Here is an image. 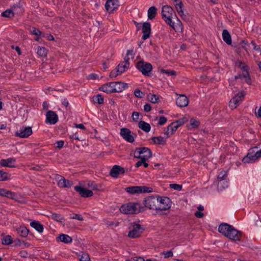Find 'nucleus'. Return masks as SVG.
I'll use <instances>...</instances> for the list:
<instances>
[{
	"mask_svg": "<svg viewBox=\"0 0 261 261\" xmlns=\"http://www.w3.org/2000/svg\"><path fill=\"white\" fill-rule=\"evenodd\" d=\"M138 127L146 133H148L151 129L150 124L144 121H140L139 122Z\"/></svg>",
	"mask_w": 261,
	"mask_h": 261,
	"instance_id": "nucleus-31",
	"label": "nucleus"
},
{
	"mask_svg": "<svg viewBox=\"0 0 261 261\" xmlns=\"http://www.w3.org/2000/svg\"><path fill=\"white\" fill-rule=\"evenodd\" d=\"M58 238L60 240L65 243H69L72 242V238L67 234H61L59 236Z\"/></svg>",
	"mask_w": 261,
	"mask_h": 261,
	"instance_id": "nucleus-34",
	"label": "nucleus"
},
{
	"mask_svg": "<svg viewBox=\"0 0 261 261\" xmlns=\"http://www.w3.org/2000/svg\"><path fill=\"white\" fill-rule=\"evenodd\" d=\"M255 115L258 118H261V107L255 112Z\"/></svg>",
	"mask_w": 261,
	"mask_h": 261,
	"instance_id": "nucleus-64",
	"label": "nucleus"
},
{
	"mask_svg": "<svg viewBox=\"0 0 261 261\" xmlns=\"http://www.w3.org/2000/svg\"><path fill=\"white\" fill-rule=\"evenodd\" d=\"M168 24L170 25L176 32H180L182 30V23L178 19H177L176 22H174L171 20V22L168 23Z\"/></svg>",
	"mask_w": 261,
	"mask_h": 261,
	"instance_id": "nucleus-25",
	"label": "nucleus"
},
{
	"mask_svg": "<svg viewBox=\"0 0 261 261\" xmlns=\"http://www.w3.org/2000/svg\"><path fill=\"white\" fill-rule=\"evenodd\" d=\"M232 226L227 223H222L218 227L219 232L222 233L225 237H227L230 229L232 228Z\"/></svg>",
	"mask_w": 261,
	"mask_h": 261,
	"instance_id": "nucleus-20",
	"label": "nucleus"
},
{
	"mask_svg": "<svg viewBox=\"0 0 261 261\" xmlns=\"http://www.w3.org/2000/svg\"><path fill=\"white\" fill-rule=\"evenodd\" d=\"M80 261H90V259L88 254L86 253H83L81 256L80 259Z\"/></svg>",
	"mask_w": 261,
	"mask_h": 261,
	"instance_id": "nucleus-46",
	"label": "nucleus"
},
{
	"mask_svg": "<svg viewBox=\"0 0 261 261\" xmlns=\"http://www.w3.org/2000/svg\"><path fill=\"white\" fill-rule=\"evenodd\" d=\"M241 236V232L232 227L228 233L227 238L233 241H240Z\"/></svg>",
	"mask_w": 261,
	"mask_h": 261,
	"instance_id": "nucleus-21",
	"label": "nucleus"
},
{
	"mask_svg": "<svg viewBox=\"0 0 261 261\" xmlns=\"http://www.w3.org/2000/svg\"><path fill=\"white\" fill-rule=\"evenodd\" d=\"M2 242L3 245H5L11 244L12 242L11 237L9 235L6 236L2 239Z\"/></svg>",
	"mask_w": 261,
	"mask_h": 261,
	"instance_id": "nucleus-41",
	"label": "nucleus"
},
{
	"mask_svg": "<svg viewBox=\"0 0 261 261\" xmlns=\"http://www.w3.org/2000/svg\"><path fill=\"white\" fill-rule=\"evenodd\" d=\"M17 233L21 237H27L28 235L29 230L24 226H20L16 229Z\"/></svg>",
	"mask_w": 261,
	"mask_h": 261,
	"instance_id": "nucleus-32",
	"label": "nucleus"
},
{
	"mask_svg": "<svg viewBox=\"0 0 261 261\" xmlns=\"http://www.w3.org/2000/svg\"><path fill=\"white\" fill-rule=\"evenodd\" d=\"M72 219H77L80 221H83V218L81 216V215L79 214H74L72 217H71Z\"/></svg>",
	"mask_w": 261,
	"mask_h": 261,
	"instance_id": "nucleus-60",
	"label": "nucleus"
},
{
	"mask_svg": "<svg viewBox=\"0 0 261 261\" xmlns=\"http://www.w3.org/2000/svg\"><path fill=\"white\" fill-rule=\"evenodd\" d=\"M30 225L39 232H42L43 231V226L38 221L31 222Z\"/></svg>",
	"mask_w": 261,
	"mask_h": 261,
	"instance_id": "nucleus-30",
	"label": "nucleus"
},
{
	"mask_svg": "<svg viewBox=\"0 0 261 261\" xmlns=\"http://www.w3.org/2000/svg\"><path fill=\"white\" fill-rule=\"evenodd\" d=\"M151 109V107L150 104L146 103L144 106V110L146 112H149Z\"/></svg>",
	"mask_w": 261,
	"mask_h": 261,
	"instance_id": "nucleus-61",
	"label": "nucleus"
},
{
	"mask_svg": "<svg viewBox=\"0 0 261 261\" xmlns=\"http://www.w3.org/2000/svg\"><path fill=\"white\" fill-rule=\"evenodd\" d=\"M136 67L142 74L147 76L150 75L151 71L152 70L151 64L143 60L137 62Z\"/></svg>",
	"mask_w": 261,
	"mask_h": 261,
	"instance_id": "nucleus-5",
	"label": "nucleus"
},
{
	"mask_svg": "<svg viewBox=\"0 0 261 261\" xmlns=\"http://www.w3.org/2000/svg\"><path fill=\"white\" fill-rule=\"evenodd\" d=\"M151 33V24L149 22H144L142 25L143 36L142 39L146 40L150 36Z\"/></svg>",
	"mask_w": 261,
	"mask_h": 261,
	"instance_id": "nucleus-18",
	"label": "nucleus"
},
{
	"mask_svg": "<svg viewBox=\"0 0 261 261\" xmlns=\"http://www.w3.org/2000/svg\"><path fill=\"white\" fill-rule=\"evenodd\" d=\"M16 161L14 158H9L7 159H2L0 161V165L3 167H8L10 168H14L15 167L14 165L11 164L15 163Z\"/></svg>",
	"mask_w": 261,
	"mask_h": 261,
	"instance_id": "nucleus-24",
	"label": "nucleus"
},
{
	"mask_svg": "<svg viewBox=\"0 0 261 261\" xmlns=\"http://www.w3.org/2000/svg\"><path fill=\"white\" fill-rule=\"evenodd\" d=\"M244 95L245 94L244 92L239 93L232 98L230 101V102L233 103L234 105H238L244 98Z\"/></svg>",
	"mask_w": 261,
	"mask_h": 261,
	"instance_id": "nucleus-26",
	"label": "nucleus"
},
{
	"mask_svg": "<svg viewBox=\"0 0 261 261\" xmlns=\"http://www.w3.org/2000/svg\"><path fill=\"white\" fill-rule=\"evenodd\" d=\"M187 121L186 118H182L177 120L175 122H173V123H176V125H178V127L180 126L183 125L186 121Z\"/></svg>",
	"mask_w": 261,
	"mask_h": 261,
	"instance_id": "nucleus-51",
	"label": "nucleus"
},
{
	"mask_svg": "<svg viewBox=\"0 0 261 261\" xmlns=\"http://www.w3.org/2000/svg\"><path fill=\"white\" fill-rule=\"evenodd\" d=\"M31 33L36 36H39L41 34V32L35 28H33L32 30H31Z\"/></svg>",
	"mask_w": 261,
	"mask_h": 261,
	"instance_id": "nucleus-58",
	"label": "nucleus"
},
{
	"mask_svg": "<svg viewBox=\"0 0 261 261\" xmlns=\"http://www.w3.org/2000/svg\"><path fill=\"white\" fill-rule=\"evenodd\" d=\"M227 176V173L225 171H222L219 175L218 176V179H224L226 180L225 177Z\"/></svg>",
	"mask_w": 261,
	"mask_h": 261,
	"instance_id": "nucleus-54",
	"label": "nucleus"
},
{
	"mask_svg": "<svg viewBox=\"0 0 261 261\" xmlns=\"http://www.w3.org/2000/svg\"><path fill=\"white\" fill-rule=\"evenodd\" d=\"M237 64L238 67L243 71L245 72L246 70H248L247 66L242 62L238 61L237 62Z\"/></svg>",
	"mask_w": 261,
	"mask_h": 261,
	"instance_id": "nucleus-44",
	"label": "nucleus"
},
{
	"mask_svg": "<svg viewBox=\"0 0 261 261\" xmlns=\"http://www.w3.org/2000/svg\"><path fill=\"white\" fill-rule=\"evenodd\" d=\"M8 179V174L6 172L0 171V181H4Z\"/></svg>",
	"mask_w": 261,
	"mask_h": 261,
	"instance_id": "nucleus-47",
	"label": "nucleus"
},
{
	"mask_svg": "<svg viewBox=\"0 0 261 261\" xmlns=\"http://www.w3.org/2000/svg\"><path fill=\"white\" fill-rule=\"evenodd\" d=\"M103 98L101 95L98 94L95 97V101L98 104H102L103 103Z\"/></svg>",
	"mask_w": 261,
	"mask_h": 261,
	"instance_id": "nucleus-52",
	"label": "nucleus"
},
{
	"mask_svg": "<svg viewBox=\"0 0 261 261\" xmlns=\"http://www.w3.org/2000/svg\"><path fill=\"white\" fill-rule=\"evenodd\" d=\"M51 218L53 220L60 223H63L65 220L64 217H62L61 215L56 213L52 214Z\"/></svg>",
	"mask_w": 261,
	"mask_h": 261,
	"instance_id": "nucleus-36",
	"label": "nucleus"
},
{
	"mask_svg": "<svg viewBox=\"0 0 261 261\" xmlns=\"http://www.w3.org/2000/svg\"><path fill=\"white\" fill-rule=\"evenodd\" d=\"M170 187L174 190L180 191L182 189V186L176 184H171L170 185Z\"/></svg>",
	"mask_w": 261,
	"mask_h": 261,
	"instance_id": "nucleus-50",
	"label": "nucleus"
},
{
	"mask_svg": "<svg viewBox=\"0 0 261 261\" xmlns=\"http://www.w3.org/2000/svg\"><path fill=\"white\" fill-rule=\"evenodd\" d=\"M178 128V125L176 123H171L167 127V130L164 133L166 136V138L170 137L173 135Z\"/></svg>",
	"mask_w": 261,
	"mask_h": 261,
	"instance_id": "nucleus-23",
	"label": "nucleus"
},
{
	"mask_svg": "<svg viewBox=\"0 0 261 261\" xmlns=\"http://www.w3.org/2000/svg\"><path fill=\"white\" fill-rule=\"evenodd\" d=\"M222 38L224 42L228 45H230L231 44V37L227 30H224L223 31Z\"/></svg>",
	"mask_w": 261,
	"mask_h": 261,
	"instance_id": "nucleus-29",
	"label": "nucleus"
},
{
	"mask_svg": "<svg viewBox=\"0 0 261 261\" xmlns=\"http://www.w3.org/2000/svg\"><path fill=\"white\" fill-rule=\"evenodd\" d=\"M87 186L89 188H91L92 190L97 189V185L95 182L93 181H89L87 183Z\"/></svg>",
	"mask_w": 261,
	"mask_h": 261,
	"instance_id": "nucleus-45",
	"label": "nucleus"
},
{
	"mask_svg": "<svg viewBox=\"0 0 261 261\" xmlns=\"http://www.w3.org/2000/svg\"><path fill=\"white\" fill-rule=\"evenodd\" d=\"M19 255L22 257H27L28 256V253L25 250H22L20 251Z\"/></svg>",
	"mask_w": 261,
	"mask_h": 261,
	"instance_id": "nucleus-62",
	"label": "nucleus"
},
{
	"mask_svg": "<svg viewBox=\"0 0 261 261\" xmlns=\"http://www.w3.org/2000/svg\"><path fill=\"white\" fill-rule=\"evenodd\" d=\"M256 148L257 147H255L250 149L247 155L243 158L242 161L245 163H248L254 162L257 159L261 157V149L258 151H255L254 149Z\"/></svg>",
	"mask_w": 261,
	"mask_h": 261,
	"instance_id": "nucleus-7",
	"label": "nucleus"
},
{
	"mask_svg": "<svg viewBox=\"0 0 261 261\" xmlns=\"http://www.w3.org/2000/svg\"><path fill=\"white\" fill-rule=\"evenodd\" d=\"M55 178L58 181V185L61 188H70L72 185L71 181L60 175L56 174Z\"/></svg>",
	"mask_w": 261,
	"mask_h": 261,
	"instance_id": "nucleus-13",
	"label": "nucleus"
},
{
	"mask_svg": "<svg viewBox=\"0 0 261 261\" xmlns=\"http://www.w3.org/2000/svg\"><path fill=\"white\" fill-rule=\"evenodd\" d=\"M159 197L149 196L143 200L144 206L150 210H157V205L159 202Z\"/></svg>",
	"mask_w": 261,
	"mask_h": 261,
	"instance_id": "nucleus-8",
	"label": "nucleus"
},
{
	"mask_svg": "<svg viewBox=\"0 0 261 261\" xmlns=\"http://www.w3.org/2000/svg\"><path fill=\"white\" fill-rule=\"evenodd\" d=\"M33 133L32 127L22 126L15 133V136L20 138H28Z\"/></svg>",
	"mask_w": 261,
	"mask_h": 261,
	"instance_id": "nucleus-11",
	"label": "nucleus"
},
{
	"mask_svg": "<svg viewBox=\"0 0 261 261\" xmlns=\"http://www.w3.org/2000/svg\"><path fill=\"white\" fill-rule=\"evenodd\" d=\"M129 231L127 236L132 239L139 238L144 231L143 227L136 223H132L128 227Z\"/></svg>",
	"mask_w": 261,
	"mask_h": 261,
	"instance_id": "nucleus-2",
	"label": "nucleus"
},
{
	"mask_svg": "<svg viewBox=\"0 0 261 261\" xmlns=\"http://www.w3.org/2000/svg\"><path fill=\"white\" fill-rule=\"evenodd\" d=\"M125 172V170L123 167L118 165H115L110 171V175L114 178H117L119 175L123 174Z\"/></svg>",
	"mask_w": 261,
	"mask_h": 261,
	"instance_id": "nucleus-17",
	"label": "nucleus"
},
{
	"mask_svg": "<svg viewBox=\"0 0 261 261\" xmlns=\"http://www.w3.org/2000/svg\"><path fill=\"white\" fill-rule=\"evenodd\" d=\"M251 44L253 46V49L256 51H258L259 52L260 54L261 55V49L259 46L256 45L255 42L254 41H252L251 42Z\"/></svg>",
	"mask_w": 261,
	"mask_h": 261,
	"instance_id": "nucleus-57",
	"label": "nucleus"
},
{
	"mask_svg": "<svg viewBox=\"0 0 261 261\" xmlns=\"http://www.w3.org/2000/svg\"><path fill=\"white\" fill-rule=\"evenodd\" d=\"M98 78V76L97 74L95 73H92L89 75L88 79L91 80H96Z\"/></svg>",
	"mask_w": 261,
	"mask_h": 261,
	"instance_id": "nucleus-63",
	"label": "nucleus"
},
{
	"mask_svg": "<svg viewBox=\"0 0 261 261\" xmlns=\"http://www.w3.org/2000/svg\"><path fill=\"white\" fill-rule=\"evenodd\" d=\"M138 207H139L138 203L130 202L122 205L120 208V211L125 214H137L140 212V211L138 209Z\"/></svg>",
	"mask_w": 261,
	"mask_h": 261,
	"instance_id": "nucleus-4",
	"label": "nucleus"
},
{
	"mask_svg": "<svg viewBox=\"0 0 261 261\" xmlns=\"http://www.w3.org/2000/svg\"><path fill=\"white\" fill-rule=\"evenodd\" d=\"M162 254L164 255L165 258L172 257L173 256V252L171 250H169L167 252L164 251L162 253Z\"/></svg>",
	"mask_w": 261,
	"mask_h": 261,
	"instance_id": "nucleus-56",
	"label": "nucleus"
},
{
	"mask_svg": "<svg viewBox=\"0 0 261 261\" xmlns=\"http://www.w3.org/2000/svg\"><path fill=\"white\" fill-rule=\"evenodd\" d=\"M151 140L155 144L162 145L166 144V139L162 136L152 137Z\"/></svg>",
	"mask_w": 261,
	"mask_h": 261,
	"instance_id": "nucleus-28",
	"label": "nucleus"
},
{
	"mask_svg": "<svg viewBox=\"0 0 261 261\" xmlns=\"http://www.w3.org/2000/svg\"><path fill=\"white\" fill-rule=\"evenodd\" d=\"M132 119L134 121H137L139 119V113L137 112H134L132 114Z\"/></svg>",
	"mask_w": 261,
	"mask_h": 261,
	"instance_id": "nucleus-59",
	"label": "nucleus"
},
{
	"mask_svg": "<svg viewBox=\"0 0 261 261\" xmlns=\"http://www.w3.org/2000/svg\"><path fill=\"white\" fill-rule=\"evenodd\" d=\"M167 119L165 117H164L163 116H161L159 118L158 124L160 125H163L167 122Z\"/></svg>",
	"mask_w": 261,
	"mask_h": 261,
	"instance_id": "nucleus-53",
	"label": "nucleus"
},
{
	"mask_svg": "<svg viewBox=\"0 0 261 261\" xmlns=\"http://www.w3.org/2000/svg\"><path fill=\"white\" fill-rule=\"evenodd\" d=\"M134 95L138 98H142L143 96V93L138 89H136L134 91Z\"/></svg>",
	"mask_w": 261,
	"mask_h": 261,
	"instance_id": "nucleus-55",
	"label": "nucleus"
},
{
	"mask_svg": "<svg viewBox=\"0 0 261 261\" xmlns=\"http://www.w3.org/2000/svg\"><path fill=\"white\" fill-rule=\"evenodd\" d=\"M127 87V84L125 83L121 82H110L103 85L99 88V90L107 93H111L120 92Z\"/></svg>",
	"mask_w": 261,
	"mask_h": 261,
	"instance_id": "nucleus-1",
	"label": "nucleus"
},
{
	"mask_svg": "<svg viewBox=\"0 0 261 261\" xmlns=\"http://www.w3.org/2000/svg\"><path fill=\"white\" fill-rule=\"evenodd\" d=\"M175 6L177 12L179 14L180 16H182L184 15V12L182 10L183 8V4L181 1L179 2L178 3L175 4Z\"/></svg>",
	"mask_w": 261,
	"mask_h": 261,
	"instance_id": "nucleus-35",
	"label": "nucleus"
},
{
	"mask_svg": "<svg viewBox=\"0 0 261 261\" xmlns=\"http://www.w3.org/2000/svg\"><path fill=\"white\" fill-rule=\"evenodd\" d=\"M161 72L166 74L168 76H175L176 75V72L173 70L162 69Z\"/></svg>",
	"mask_w": 261,
	"mask_h": 261,
	"instance_id": "nucleus-43",
	"label": "nucleus"
},
{
	"mask_svg": "<svg viewBox=\"0 0 261 261\" xmlns=\"http://www.w3.org/2000/svg\"><path fill=\"white\" fill-rule=\"evenodd\" d=\"M228 187V183L226 180L220 179L218 180V189L222 190L226 187Z\"/></svg>",
	"mask_w": 261,
	"mask_h": 261,
	"instance_id": "nucleus-37",
	"label": "nucleus"
},
{
	"mask_svg": "<svg viewBox=\"0 0 261 261\" xmlns=\"http://www.w3.org/2000/svg\"><path fill=\"white\" fill-rule=\"evenodd\" d=\"M241 75H242V78H245L246 79V82L247 84H251V80L248 70H246V71L243 72L242 74H241Z\"/></svg>",
	"mask_w": 261,
	"mask_h": 261,
	"instance_id": "nucleus-42",
	"label": "nucleus"
},
{
	"mask_svg": "<svg viewBox=\"0 0 261 261\" xmlns=\"http://www.w3.org/2000/svg\"><path fill=\"white\" fill-rule=\"evenodd\" d=\"M190 124L193 128H196L199 125V122L194 118L190 120Z\"/></svg>",
	"mask_w": 261,
	"mask_h": 261,
	"instance_id": "nucleus-48",
	"label": "nucleus"
},
{
	"mask_svg": "<svg viewBox=\"0 0 261 261\" xmlns=\"http://www.w3.org/2000/svg\"><path fill=\"white\" fill-rule=\"evenodd\" d=\"M0 195L11 199H14L15 194L5 189H0Z\"/></svg>",
	"mask_w": 261,
	"mask_h": 261,
	"instance_id": "nucleus-27",
	"label": "nucleus"
},
{
	"mask_svg": "<svg viewBox=\"0 0 261 261\" xmlns=\"http://www.w3.org/2000/svg\"><path fill=\"white\" fill-rule=\"evenodd\" d=\"M47 50L44 47L38 46L37 49V54L41 57H45L47 55Z\"/></svg>",
	"mask_w": 261,
	"mask_h": 261,
	"instance_id": "nucleus-38",
	"label": "nucleus"
},
{
	"mask_svg": "<svg viewBox=\"0 0 261 261\" xmlns=\"http://www.w3.org/2000/svg\"><path fill=\"white\" fill-rule=\"evenodd\" d=\"M134 156L136 158L147 160L152 156V152L151 150L147 147H139L137 148L135 151Z\"/></svg>",
	"mask_w": 261,
	"mask_h": 261,
	"instance_id": "nucleus-3",
	"label": "nucleus"
},
{
	"mask_svg": "<svg viewBox=\"0 0 261 261\" xmlns=\"http://www.w3.org/2000/svg\"><path fill=\"white\" fill-rule=\"evenodd\" d=\"M173 13L174 10L170 6H164L162 7V18L167 24L171 22Z\"/></svg>",
	"mask_w": 261,
	"mask_h": 261,
	"instance_id": "nucleus-9",
	"label": "nucleus"
},
{
	"mask_svg": "<svg viewBox=\"0 0 261 261\" xmlns=\"http://www.w3.org/2000/svg\"><path fill=\"white\" fill-rule=\"evenodd\" d=\"M74 190L79 193L80 195L83 197H90L93 195L91 190H87L81 186H75Z\"/></svg>",
	"mask_w": 261,
	"mask_h": 261,
	"instance_id": "nucleus-16",
	"label": "nucleus"
},
{
	"mask_svg": "<svg viewBox=\"0 0 261 261\" xmlns=\"http://www.w3.org/2000/svg\"><path fill=\"white\" fill-rule=\"evenodd\" d=\"M125 190L132 194H140L142 193H151L153 192L152 188L146 186H132L127 187Z\"/></svg>",
	"mask_w": 261,
	"mask_h": 261,
	"instance_id": "nucleus-6",
	"label": "nucleus"
},
{
	"mask_svg": "<svg viewBox=\"0 0 261 261\" xmlns=\"http://www.w3.org/2000/svg\"><path fill=\"white\" fill-rule=\"evenodd\" d=\"M147 98L153 103H156L159 102V97L155 94H149L147 95Z\"/></svg>",
	"mask_w": 261,
	"mask_h": 261,
	"instance_id": "nucleus-39",
	"label": "nucleus"
},
{
	"mask_svg": "<svg viewBox=\"0 0 261 261\" xmlns=\"http://www.w3.org/2000/svg\"><path fill=\"white\" fill-rule=\"evenodd\" d=\"M121 74V73H119V71L117 67L115 68V70H112L110 73V77L111 78L115 77L117 75Z\"/></svg>",
	"mask_w": 261,
	"mask_h": 261,
	"instance_id": "nucleus-49",
	"label": "nucleus"
},
{
	"mask_svg": "<svg viewBox=\"0 0 261 261\" xmlns=\"http://www.w3.org/2000/svg\"><path fill=\"white\" fill-rule=\"evenodd\" d=\"M46 122L50 124H55L58 120V116L57 114L53 111H48L46 113Z\"/></svg>",
	"mask_w": 261,
	"mask_h": 261,
	"instance_id": "nucleus-14",
	"label": "nucleus"
},
{
	"mask_svg": "<svg viewBox=\"0 0 261 261\" xmlns=\"http://www.w3.org/2000/svg\"><path fill=\"white\" fill-rule=\"evenodd\" d=\"M159 202L158 205H157V210L156 211H166L171 207V201L168 197H159Z\"/></svg>",
	"mask_w": 261,
	"mask_h": 261,
	"instance_id": "nucleus-10",
	"label": "nucleus"
},
{
	"mask_svg": "<svg viewBox=\"0 0 261 261\" xmlns=\"http://www.w3.org/2000/svg\"><path fill=\"white\" fill-rule=\"evenodd\" d=\"M119 6L118 0H108L105 5V8L108 12H112L117 9Z\"/></svg>",
	"mask_w": 261,
	"mask_h": 261,
	"instance_id": "nucleus-15",
	"label": "nucleus"
},
{
	"mask_svg": "<svg viewBox=\"0 0 261 261\" xmlns=\"http://www.w3.org/2000/svg\"><path fill=\"white\" fill-rule=\"evenodd\" d=\"M121 136L127 142L133 143L134 141V138L131 135L130 130L127 128H122L120 129Z\"/></svg>",
	"mask_w": 261,
	"mask_h": 261,
	"instance_id": "nucleus-12",
	"label": "nucleus"
},
{
	"mask_svg": "<svg viewBox=\"0 0 261 261\" xmlns=\"http://www.w3.org/2000/svg\"><path fill=\"white\" fill-rule=\"evenodd\" d=\"M2 16L5 17L12 18L14 16V13L11 9H8L3 12Z\"/></svg>",
	"mask_w": 261,
	"mask_h": 261,
	"instance_id": "nucleus-40",
	"label": "nucleus"
},
{
	"mask_svg": "<svg viewBox=\"0 0 261 261\" xmlns=\"http://www.w3.org/2000/svg\"><path fill=\"white\" fill-rule=\"evenodd\" d=\"M189 100L185 95H180L176 99V105L178 107L182 108L188 106Z\"/></svg>",
	"mask_w": 261,
	"mask_h": 261,
	"instance_id": "nucleus-22",
	"label": "nucleus"
},
{
	"mask_svg": "<svg viewBox=\"0 0 261 261\" xmlns=\"http://www.w3.org/2000/svg\"><path fill=\"white\" fill-rule=\"evenodd\" d=\"M157 9L154 6L150 7L148 10V17L149 19H154L156 14Z\"/></svg>",
	"mask_w": 261,
	"mask_h": 261,
	"instance_id": "nucleus-33",
	"label": "nucleus"
},
{
	"mask_svg": "<svg viewBox=\"0 0 261 261\" xmlns=\"http://www.w3.org/2000/svg\"><path fill=\"white\" fill-rule=\"evenodd\" d=\"M129 58L125 57L124 61L119 63L117 66L119 73L122 74L128 69L129 66Z\"/></svg>",
	"mask_w": 261,
	"mask_h": 261,
	"instance_id": "nucleus-19",
	"label": "nucleus"
}]
</instances>
